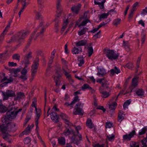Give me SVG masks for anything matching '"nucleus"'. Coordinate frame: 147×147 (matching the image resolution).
I'll return each mask as SVG.
<instances>
[{
	"mask_svg": "<svg viewBox=\"0 0 147 147\" xmlns=\"http://www.w3.org/2000/svg\"><path fill=\"white\" fill-rule=\"evenodd\" d=\"M90 22L89 20L88 19H86L85 20L83 21L80 24L78 25V27H80L81 26H85L87 24V23Z\"/></svg>",
	"mask_w": 147,
	"mask_h": 147,
	"instance_id": "obj_42",
	"label": "nucleus"
},
{
	"mask_svg": "<svg viewBox=\"0 0 147 147\" xmlns=\"http://www.w3.org/2000/svg\"><path fill=\"white\" fill-rule=\"evenodd\" d=\"M8 132L14 131H15V124L13 122H10L6 125Z\"/></svg>",
	"mask_w": 147,
	"mask_h": 147,
	"instance_id": "obj_12",
	"label": "nucleus"
},
{
	"mask_svg": "<svg viewBox=\"0 0 147 147\" xmlns=\"http://www.w3.org/2000/svg\"><path fill=\"white\" fill-rule=\"evenodd\" d=\"M19 78L21 79H22L23 81H24L27 79V76H26L25 75H22L19 77Z\"/></svg>",
	"mask_w": 147,
	"mask_h": 147,
	"instance_id": "obj_51",
	"label": "nucleus"
},
{
	"mask_svg": "<svg viewBox=\"0 0 147 147\" xmlns=\"http://www.w3.org/2000/svg\"><path fill=\"white\" fill-rule=\"evenodd\" d=\"M81 104V102H78L77 104L75 107V109L76 111L73 112V114L75 115L77 114L80 115H83V111L82 109L80 107V106Z\"/></svg>",
	"mask_w": 147,
	"mask_h": 147,
	"instance_id": "obj_6",
	"label": "nucleus"
},
{
	"mask_svg": "<svg viewBox=\"0 0 147 147\" xmlns=\"http://www.w3.org/2000/svg\"><path fill=\"white\" fill-rule=\"evenodd\" d=\"M123 111L122 110L119 111L118 113V120L120 123L121 122L123 119L122 115L123 114Z\"/></svg>",
	"mask_w": 147,
	"mask_h": 147,
	"instance_id": "obj_29",
	"label": "nucleus"
},
{
	"mask_svg": "<svg viewBox=\"0 0 147 147\" xmlns=\"http://www.w3.org/2000/svg\"><path fill=\"white\" fill-rule=\"evenodd\" d=\"M56 7L57 8V12L58 14L57 17H59L62 12V9L60 2H57Z\"/></svg>",
	"mask_w": 147,
	"mask_h": 147,
	"instance_id": "obj_21",
	"label": "nucleus"
},
{
	"mask_svg": "<svg viewBox=\"0 0 147 147\" xmlns=\"http://www.w3.org/2000/svg\"><path fill=\"white\" fill-rule=\"evenodd\" d=\"M81 88L83 90H85L86 89H88L92 90L91 92L92 93H93L94 92V90H93L92 88L90 87L88 84H84Z\"/></svg>",
	"mask_w": 147,
	"mask_h": 147,
	"instance_id": "obj_25",
	"label": "nucleus"
},
{
	"mask_svg": "<svg viewBox=\"0 0 147 147\" xmlns=\"http://www.w3.org/2000/svg\"><path fill=\"white\" fill-rule=\"evenodd\" d=\"M109 15L108 13H103L101 15H98L99 20H101L102 19L107 18Z\"/></svg>",
	"mask_w": 147,
	"mask_h": 147,
	"instance_id": "obj_30",
	"label": "nucleus"
},
{
	"mask_svg": "<svg viewBox=\"0 0 147 147\" xmlns=\"http://www.w3.org/2000/svg\"><path fill=\"white\" fill-rule=\"evenodd\" d=\"M37 69H34L31 68V78L30 79V81H32L34 78V77L35 76L37 71Z\"/></svg>",
	"mask_w": 147,
	"mask_h": 147,
	"instance_id": "obj_26",
	"label": "nucleus"
},
{
	"mask_svg": "<svg viewBox=\"0 0 147 147\" xmlns=\"http://www.w3.org/2000/svg\"><path fill=\"white\" fill-rule=\"evenodd\" d=\"M135 92L136 94L139 96L142 97V96L144 97V90L142 89H137L135 90Z\"/></svg>",
	"mask_w": 147,
	"mask_h": 147,
	"instance_id": "obj_20",
	"label": "nucleus"
},
{
	"mask_svg": "<svg viewBox=\"0 0 147 147\" xmlns=\"http://www.w3.org/2000/svg\"><path fill=\"white\" fill-rule=\"evenodd\" d=\"M87 41L86 40L84 39L75 42L76 46L77 47H80L82 46H85L86 45Z\"/></svg>",
	"mask_w": 147,
	"mask_h": 147,
	"instance_id": "obj_17",
	"label": "nucleus"
},
{
	"mask_svg": "<svg viewBox=\"0 0 147 147\" xmlns=\"http://www.w3.org/2000/svg\"><path fill=\"white\" fill-rule=\"evenodd\" d=\"M36 30H35L34 32L32 34L30 38L28 39V43L27 45L26 46L25 48L23 50V51L24 52H25L29 47L31 43L32 42V40L33 39H34V37L35 34L36 32Z\"/></svg>",
	"mask_w": 147,
	"mask_h": 147,
	"instance_id": "obj_9",
	"label": "nucleus"
},
{
	"mask_svg": "<svg viewBox=\"0 0 147 147\" xmlns=\"http://www.w3.org/2000/svg\"><path fill=\"white\" fill-rule=\"evenodd\" d=\"M39 60L38 58L36 57L35 60L33 61V63L31 66V68L37 69L39 66Z\"/></svg>",
	"mask_w": 147,
	"mask_h": 147,
	"instance_id": "obj_18",
	"label": "nucleus"
},
{
	"mask_svg": "<svg viewBox=\"0 0 147 147\" xmlns=\"http://www.w3.org/2000/svg\"><path fill=\"white\" fill-rule=\"evenodd\" d=\"M82 51L81 47H75L72 49L71 52L73 54H77Z\"/></svg>",
	"mask_w": 147,
	"mask_h": 147,
	"instance_id": "obj_16",
	"label": "nucleus"
},
{
	"mask_svg": "<svg viewBox=\"0 0 147 147\" xmlns=\"http://www.w3.org/2000/svg\"><path fill=\"white\" fill-rule=\"evenodd\" d=\"M54 79L55 82V86L57 87H59L60 83V80L59 79H56V78H54Z\"/></svg>",
	"mask_w": 147,
	"mask_h": 147,
	"instance_id": "obj_52",
	"label": "nucleus"
},
{
	"mask_svg": "<svg viewBox=\"0 0 147 147\" xmlns=\"http://www.w3.org/2000/svg\"><path fill=\"white\" fill-rule=\"evenodd\" d=\"M78 98V96H76L74 97V100L71 103L69 104L68 102H66L65 104V105L67 106H71V109L73 107L72 105L74 104L76 102L78 101L79 100Z\"/></svg>",
	"mask_w": 147,
	"mask_h": 147,
	"instance_id": "obj_15",
	"label": "nucleus"
},
{
	"mask_svg": "<svg viewBox=\"0 0 147 147\" xmlns=\"http://www.w3.org/2000/svg\"><path fill=\"white\" fill-rule=\"evenodd\" d=\"M137 80H135L134 79H133L132 80V85L134 87H135L137 86Z\"/></svg>",
	"mask_w": 147,
	"mask_h": 147,
	"instance_id": "obj_58",
	"label": "nucleus"
},
{
	"mask_svg": "<svg viewBox=\"0 0 147 147\" xmlns=\"http://www.w3.org/2000/svg\"><path fill=\"white\" fill-rule=\"evenodd\" d=\"M29 34V32L27 31L21 30L18 32L16 35L13 36L11 39V42H14L16 40L23 39Z\"/></svg>",
	"mask_w": 147,
	"mask_h": 147,
	"instance_id": "obj_1",
	"label": "nucleus"
},
{
	"mask_svg": "<svg viewBox=\"0 0 147 147\" xmlns=\"http://www.w3.org/2000/svg\"><path fill=\"white\" fill-rule=\"evenodd\" d=\"M32 53L31 51H29L24 57V60L23 62L26 65V67H27L30 64L29 59L32 57Z\"/></svg>",
	"mask_w": 147,
	"mask_h": 147,
	"instance_id": "obj_5",
	"label": "nucleus"
},
{
	"mask_svg": "<svg viewBox=\"0 0 147 147\" xmlns=\"http://www.w3.org/2000/svg\"><path fill=\"white\" fill-rule=\"evenodd\" d=\"M45 30V29L44 27H42L40 28V30L39 32L36 35H35L34 37V40H35L38 36H43Z\"/></svg>",
	"mask_w": 147,
	"mask_h": 147,
	"instance_id": "obj_14",
	"label": "nucleus"
},
{
	"mask_svg": "<svg viewBox=\"0 0 147 147\" xmlns=\"http://www.w3.org/2000/svg\"><path fill=\"white\" fill-rule=\"evenodd\" d=\"M81 7V4H79L77 5L72 6L71 8V10L73 13L76 14H78L80 9Z\"/></svg>",
	"mask_w": 147,
	"mask_h": 147,
	"instance_id": "obj_11",
	"label": "nucleus"
},
{
	"mask_svg": "<svg viewBox=\"0 0 147 147\" xmlns=\"http://www.w3.org/2000/svg\"><path fill=\"white\" fill-rule=\"evenodd\" d=\"M34 12L36 14V19L38 20H41L42 19V17L40 13L36 10L34 11Z\"/></svg>",
	"mask_w": 147,
	"mask_h": 147,
	"instance_id": "obj_32",
	"label": "nucleus"
},
{
	"mask_svg": "<svg viewBox=\"0 0 147 147\" xmlns=\"http://www.w3.org/2000/svg\"><path fill=\"white\" fill-rule=\"evenodd\" d=\"M71 133V131L69 129H66L63 132V134L65 136H68Z\"/></svg>",
	"mask_w": 147,
	"mask_h": 147,
	"instance_id": "obj_49",
	"label": "nucleus"
},
{
	"mask_svg": "<svg viewBox=\"0 0 147 147\" xmlns=\"http://www.w3.org/2000/svg\"><path fill=\"white\" fill-rule=\"evenodd\" d=\"M109 83H108L107 81L102 82V87L105 88L106 89H108L109 87Z\"/></svg>",
	"mask_w": 147,
	"mask_h": 147,
	"instance_id": "obj_36",
	"label": "nucleus"
},
{
	"mask_svg": "<svg viewBox=\"0 0 147 147\" xmlns=\"http://www.w3.org/2000/svg\"><path fill=\"white\" fill-rule=\"evenodd\" d=\"M58 143L61 145H64L65 144V139L64 138L61 137L58 139Z\"/></svg>",
	"mask_w": 147,
	"mask_h": 147,
	"instance_id": "obj_33",
	"label": "nucleus"
},
{
	"mask_svg": "<svg viewBox=\"0 0 147 147\" xmlns=\"http://www.w3.org/2000/svg\"><path fill=\"white\" fill-rule=\"evenodd\" d=\"M107 138L109 141L111 142L113 141L115 139V136L114 135H112L111 136L107 135Z\"/></svg>",
	"mask_w": 147,
	"mask_h": 147,
	"instance_id": "obj_44",
	"label": "nucleus"
},
{
	"mask_svg": "<svg viewBox=\"0 0 147 147\" xmlns=\"http://www.w3.org/2000/svg\"><path fill=\"white\" fill-rule=\"evenodd\" d=\"M147 142V140L146 139H144L141 140V142L143 146H146V142Z\"/></svg>",
	"mask_w": 147,
	"mask_h": 147,
	"instance_id": "obj_64",
	"label": "nucleus"
},
{
	"mask_svg": "<svg viewBox=\"0 0 147 147\" xmlns=\"http://www.w3.org/2000/svg\"><path fill=\"white\" fill-rule=\"evenodd\" d=\"M68 19H67L65 21L63 22V26L62 28L61 29V32L62 34L64 31L65 29L66 28L67 25L68 23Z\"/></svg>",
	"mask_w": 147,
	"mask_h": 147,
	"instance_id": "obj_27",
	"label": "nucleus"
},
{
	"mask_svg": "<svg viewBox=\"0 0 147 147\" xmlns=\"http://www.w3.org/2000/svg\"><path fill=\"white\" fill-rule=\"evenodd\" d=\"M30 127H27L26 129L23 131L22 133V134L24 135H27L28 134L30 133L31 131V130L29 129Z\"/></svg>",
	"mask_w": 147,
	"mask_h": 147,
	"instance_id": "obj_39",
	"label": "nucleus"
},
{
	"mask_svg": "<svg viewBox=\"0 0 147 147\" xmlns=\"http://www.w3.org/2000/svg\"><path fill=\"white\" fill-rule=\"evenodd\" d=\"M109 15H112L113 14H116L117 13V11L115 10V8L111 9L108 12Z\"/></svg>",
	"mask_w": 147,
	"mask_h": 147,
	"instance_id": "obj_50",
	"label": "nucleus"
},
{
	"mask_svg": "<svg viewBox=\"0 0 147 147\" xmlns=\"http://www.w3.org/2000/svg\"><path fill=\"white\" fill-rule=\"evenodd\" d=\"M20 56L18 54L16 53L14 54L12 56V59H14L20 61Z\"/></svg>",
	"mask_w": 147,
	"mask_h": 147,
	"instance_id": "obj_38",
	"label": "nucleus"
},
{
	"mask_svg": "<svg viewBox=\"0 0 147 147\" xmlns=\"http://www.w3.org/2000/svg\"><path fill=\"white\" fill-rule=\"evenodd\" d=\"M10 23L9 22L8 25L6 26L5 29L4 30L3 32L4 33H6L8 30L9 28L10 27Z\"/></svg>",
	"mask_w": 147,
	"mask_h": 147,
	"instance_id": "obj_60",
	"label": "nucleus"
},
{
	"mask_svg": "<svg viewBox=\"0 0 147 147\" xmlns=\"http://www.w3.org/2000/svg\"><path fill=\"white\" fill-rule=\"evenodd\" d=\"M88 28L86 27H84L82 29H80L78 31V34L80 36H82L85 34L87 32Z\"/></svg>",
	"mask_w": 147,
	"mask_h": 147,
	"instance_id": "obj_23",
	"label": "nucleus"
},
{
	"mask_svg": "<svg viewBox=\"0 0 147 147\" xmlns=\"http://www.w3.org/2000/svg\"><path fill=\"white\" fill-rule=\"evenodd\" d=\"M2 93L3 101L7 100L9 97L16 96L14 92L11 90H7L5 92L2 91Z\"/></svg>",
	"mask_w": 147,
	"mask_h": 147,
	"instance_id": "obj_3",
	"label": "nucleus"
},
{
	"mask_svg": "<svg viewBox=\"0 0 147 147\" xmlns=\"http://www.w3.org/2000/svg\"><path fill=\"white\" fill-rule=\"evenodd\" d=\"M9 119V118L6 115L4 117H3L2 119V122L4 123L5 124H6V125L9 123V121L11 120Z\"/></svg>",
	"mask_w": 147,
	"mask_h": 147,
	"instance_id": "obj_31",
	"label": "nucleus"
},
{
	"mask_svg": "<svg viewBox=\"0 0 147 147\" xmlns=\"http://www.w3.org/2000/svg\"><path fill=\"white\" fill-rule=\"evenodd\" d=\"M31 141V139L29 137H26L24 140V143L26 144L29 143Z\"/></svg>",
	"mask_w": 147,
	"mask_h": 147,
	"instance_id": "obj_56",
	"label": "nucleus"
},
{
	"mask_svg": "<svg viewBox=\"0 0 147 147\" xmlns=\"http://www.w3.org/2000/svg\"><path fill=\"white\" fill-rule=\"evenodd\" d=\"M88 56L90 57L92 54L93 51V49L92 47H88Z\"/></svg>",
	"mask_w": 147,
	"mask_h": 147,
	"instance_id": "obj_41",
	"label": "nucleus"
},
{
	"mask_svg": "<svg viewBox=\"0 0 147 147\" xmlns=\"http://www.w3.org/2000/svg\"><path fill=\"white\" fill-rule=\"evenodd\" d=\"M136 134V132L135 130H133L129 134H127L123 136L124 140L127 141H129L131 138L133 137L134 135Z\"/></svg>",
	"mask_w": 147,
	"mask_h": 147,
	"instance_id": "obj_10",
	"label": "nucleus"
},
{
	"mask_svg": "<svg viewBox=\"0 0 147 147\" xmlns=\"http://www.w3.org/2000/svg\"><path fill=\"white\" fill-rule=\"evenodd\" d=\"M6 115L9 119L11 120L16 117L17 114L15 111L13 110V107H11V109L7 113Z\"/></svg>",
	"mask_w": 147,
	"mask_h": 147,
	"instance_id": "obj_8",
	"label": "nucleus"
},
{
	"mask_svg": "<svg viewBox=\"0 0 147 147\" xmlns=\"http://www.w3.org/2000/svg\"><path fill=\"white\" fill-rule=\"evenodd\" d=\"M25 95L23 93L21 92L18 93L17 94V96L14 98L15 100H17L23 98L24 97Z\"/></svg>",
	"mask_w": 147,
	"mask_h": 147,
	"instance_id": "obj_22",
	"label": "nucleus"
},
{
	"mask_svg": "<svg viewBox=\"0 0 147 147\" xmlns=\"http://www.w3.org/2000/svg\"><path fill=\"white\" fill-rule=\"evenodd\" d=\"M121 20L120 19L118 18L115 19L113 22V24L116 26H117L118 25L120 24Z\"/></svg>",
	"mask_w": 147,
	"mask_h": 147,
	"instance_id": "obj_40",
	"label": "nucleus"
},
{
	"mask_svg": "<svg viewBox=\"0 0 147 147\" xmlns=\"http://www.w3.org/2000/svg\"><path fill=\"white\" fill-rule=\"evenodd\" d=\"M56 76L54 78H56V79H59V78L62 76V74L60 73V71H56Z\"/></svg>",
	"mask_w": 147,
	"mask_h": 147,
	"instance_id": "obj_47",
	"label": "nucleus"
},
{
	"mask_svg": "<svg viewBox=\"0 0 147 147\" xmlns=\"http://www.w3.org/2000/svg\"><path fill=\"white\" fill-rule=\"evenodd\" d=\"M141 60V57H139L138 58L136 62V66L138 68L139 67L140 62Z\"/></svg>",
	"mask_w": 147,
	"mask_h": 147,
	"instance_id": "obj_63",
	"label": "nucleus"
},
{
	"mask_svg": "<svg viewBox=\"0 0 147 147\" xmlns=\"http://www.w3.org/2000/svg\"><path fill=\"white\" fill-rule=\"evenodd\" d=\"M145 36L146 34L144 33L143 32L142 33L141 41L142 42V45L143 44L145 40Z\"/></svg>",
	"mask_w": 147,
	"mask_h": 147,
	"instance_id": "obj_46",
	"label": "nucleus"
},
{
	"mask_svg": "<svg viewBox=\"0 0 147 147\" xmlns=\"http://www.w3.org/2000/svg\"><path fill=\"white\" fill-rule=\"evenodd\" d=\"M82 140V135L80 134H77L76 136L74 135L71 138V142L78 145L80 143V141Z\"/></svg>",
	"mask_w": 147,
	"mask_h": 147,
	"instance_id": "obj_4",
	"label": "nucleus"
},
{
	"mask_svg": "<svg viewBox=\"0 0 147 147\" xmlns=\"http://www.w3.org/2000/svg\"><path fill=\"white\" fill-rule=\"evenodd\" d=\"M7 108L5 106L1 104L0 106V112L1 113H5L7 110Z\"/></svg>",
	"mask_w": 147,
	"mask_h": 147,
	"instance_id": "obj_34",
	"label": "nucleus"
},
{
	"mask_svg": "<svg viewBox=\"0 0 147 147\" xmlns=\"http://www.w3.org/2000/svg\"><path fill=\"white\" fill-rule=\"evenodd\" d=\"M5 34V33L3 32L0 36V44H1L2 43V41L4 40V36Z\"/></svg>",
	"mask_w": 147,
	"mask_h": 147,
	"instance_id": "obj_59",
	"label": "nucleus"
},
{
	"mask_svg": "<svg viewBox=\"0 0 147 147\" xmlns=\"http://www.w3.org/2000/svg\"><path fill=\"white\" fill-rule=\"evenodd\" d=\"M100 92L102 94L101 96L104 98H106L109 97L110 95V93L109 92L106 91H103L102 87L100 88Z\"/></svg>",
	"mask_w": 147,
	"mask_h": 147,
	"instance_id": "obj_19",
	"label": "nucleus"
},
{
	"mask_svg": "<svg viewBox=\"0 0 147 147\" xmlns=\"http://www.w3.org/2000/svg\"><path fill=\"white\" fill-rule=\"evenodd\" d=\"M117 104L116 102H115L109 105V108L111 110H115Z\"/></svg>",
	"mask_w": 147,
	"mask_h": 147,
	"instance_id": "obj_37",
	"label": "nucleus"
},
{
	"mask_svg": "<svg viewBox=\"0 0 147 147\" xmlns=\"http://www.w3.org/2000/svg\"><path fill=\"white\" fill-rule=\"evenodd\" d=\"M146 130V127L143 128L141 131L139 133V135H142L144 134Z\"/></svg>",
	"mask_w": 147,
	"mask_h": 147,
	"instance_id": "obj_57",
	"label": "nucleus"
},
{
	"mask_svg": "<svg viewBox=\"0 0 147 147\" xmlns=\"http://www.w3.org/2000/svg\"><path fill=\"white\" fill-rule=\"evenodd\" d=\"M36 117L35 119V125L36 126V131L38 133V130L39 127H38V119L40 116V113H41V110L40 109H38V111L37 110V111H36Z\"/></svg>",
	"mask_w": 147,
	"mask_h": 147,
	"instance_id": "obj_7",
	"label": "nucleus"
},
{
	"mask_svg": "<svg viewBox=\"0 0 147 147\" xmlns=\"http://www.w3.org/2000/svg\"><path fill=\"white\" fill-rule=\"evenodd\" d=\"M106 74V72L105 70L103 69H100L99 72L97 73V75L98 76L101 75L102 76Z\"/></svg>",
	"mask_w": 147,
	"mask_h": 147,
	"instance_id": "obj_43",
	"label": "nucleus"
},
{
	"mask_svg": "<svg viewBox=\"0 0 147 147\" xmlns=\"http://www.w3.org/2000/svg\"><path fill=\"white\" fill-rule=\"evenodd\" d=\"M20 71V69H11V71L15 74H16L17 73Z\"/></svg>",
	"mask_w": 147,
	"mask_h": 147,
	"instance_id": "obj_61",
	"label": "nucleus"
},
{
	"mask_svg": "<svg viewBox=\"0 0 147 147\" xmlns=\"http://www.w3.org/2000/svg\"><path fill=\"white\" fill-rule=\"evenodd\" d=\"M4 73H0V83H2L7 80V77Z\"/></svg>",
	"mask_w": 147,
	"mask_h": 147,
	"instance_id": "obj_28",
	"label": "nucleus"
},
{
	"mask_svg": "<svg viewBox=\"0 0 147 147\" xmlns=\"http://www.w3.org/2000/svg\"><path fill=\"white\" fill-rule=\"evenodd\" d=\"M54 59L53 57H50V59L49 60L48 65H49V67H50L51 66V65L52 64L53 62V59Z\"/></svg>",
	"mask_w": 147,
	"mask_h": 147,
	"instance_id": "obj_62",
	"label": "nucleus"
},
{
	"mask_svg": "<svg viewBox=\"0 0 147 147\" xmlns=\"http://www.w3.org/2000/svg\"><path fill=\"white\" fill-rule=\"evenodd\" d=\"M27 67H26V65L24 69L22 70L21 72V73L22 75H26L27 73V70L26 69V68Z\"/></svg>",
	"mask_w": 147,
	"mask_h": 147,
	"instance_id": "obj_53",
	"label": "nucleus"
},
{
	"mask_svg": "<svg viewBox=\"0 0 147 147\" xmlns=\"http://www.w3.org/2000/svg\"><path fill=\"white\" fill-rule=\"evenodd\" d=\"M138 3L137 2H136L133 5V8L131 9V10L135 11L137 9V7L138 6Z\"/></svg>",
	"mask_w": 147,
	"mask_h": 147,
	"instance_id": "obj_54",
	"label": "nucleus"
},
{
	"mask_svg": "<svg viewBox=\"0 0 147 147\" xmlns=\"http://www.w3.org/2000/svg\"><path fill=\"white\" fill-rule=\"evenodd\" d=\"M103 52L106 57L110 60H113L117 59L119 55L116 53L114 51L109 49L106 48L103 50Z\"/></svg>",
	"mask_w": 147,
	"mask_h": 147,
	"instance_id": "obj_2",
	"label": "nucleus"
},
{
	"mask_svg": "<svg viewBox=\"0 0 147 147\" xmlns=\"http://www.w3.org/2000/svg\"><path fill=\"white\" fill-rule=\"evenodd\" d=\"M50 117L53 121H55V122L57 123L58 122V119L59 117L57 113L55 112H53L50 113Z\"/></svg>",
	"mask_w": 147,
	"mask_h": 147,
	"instance_id": "obj_13",
	"label": "nucleus"
},
{
	"mask_svg": "<svg viewBox=\"0 0 147 147\" xmlns=\"http://www.w3.org/2000/svg\"><path fill=\"white\" fill-rule=\"evenodd\" d=\"M125 90V88L123 89L120 91L119 93V94L118 95H117V96L116 97V98L115 99V101H116L118 98V97L121 94H125L126 93L124 92Z\"/></svg>",
	"mask_w": 147,
	"mask_h": 147,
	"instance_id": "obj_55",
	"label": "nucleus"
},
{
	"mask_svg": "<svg viewBox=\"0 0 147 147\" xmlns=\"http://www.w3.org/2000/svg\"><path fill=\"white\" fill-rule=\"evenodd\" d=\"M86 124L87 126L90 128H92L93 127V125L91 119H88L87 120Z\"/></svg>",
	"mask_w": 147,
	"mask_h": 147,
	"instance_id": "obj_35",
	"label": "nucleus"
},
{
	"mask_svg": "<svg viewBox=\"0 0 147 147\" xmlns=\"http://www.w3.org/2000/svg\"><path fill=\"white\" fill-rule=\"evenodd\" d=\"M10 136L7 133H4L2 134V136L3 138L5 140H7L9 139V137L8 136Z\"/></svg>",
	"mask_w": 147,
	"mask_h": 147,
	"instance_id": "obj_45",
	"label": "nucleus"
},
{
	"mask_svg": "<svg viewBox=\"0 0 147 147\" xmlns=\"http://www.w3.org/2000/svg\"><path fill=\"white\" fill-rule=\"evenodd\" d=\"M0 131L2 132V134L6 133L8 131L7 127L5 124L1 125L0 126Z\"/></svg>",
	"mask_w": 147,
	"mask_h": 147,
	"instance_id": "obj_24",
	"label": "nucleus"
},
{
	"mask_svg": "<svg viewBox=\"0 0 147 147\" xmlns=\"http://www.w3.org/2000/svg\"><path fill=\"white\" fill-rule=\"evenodd\" d=\"M130 103L131 101L129 100H127L125 102H124L123 104V108L124 109H125L126 108H127V106L130 104Z\"/></svg>",
	"mask_w": 147,
	"mask_h": 147,
	"instance_id": "obj_48",
	"label": "nucleus"
}]
</instances>
